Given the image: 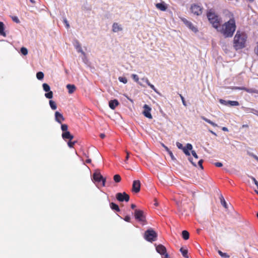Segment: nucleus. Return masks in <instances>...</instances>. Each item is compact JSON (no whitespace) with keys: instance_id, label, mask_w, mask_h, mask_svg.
I'll use <instances>...</instances> for the list:
<instances>
[{"instance_id":"obj_25","label":"nucleus","mask_w":258,"mask_h":258,"mask_svg":"<svg viewBox=\"0 0 258 258\" xmlns=\"http://www.w3.org/2000/svg\"><path fill=\"white\" fill-rule=\"evenodd\" d=\"M142 80L144 81L147 83V85H148V86H149V87H150L152 89H153V90H154L155 91H156V88H155V86H154L153 85L151 84L150 83V82H149V80L148 79V78H142Z\"/></svg>"},{"instance_id":"obj_49","label":"nucleus","mask_w":258,"mask_h":258,"mask_svg":"<svg viewBox=\"0 0 258 258\" xmlns=\"http://www.w3.org/2000/svg\"><path fill=\"white\" fill-rule=\"evenodd\" d=\"M250 178L252 180V181L254 182V184L256 185V186H258V182L255 179V178L252 176H250Z\"/></svg>"},{"instance_id":"obj_11","label":"nucleus","mask_w":258,"mask_h":258,"mask_svg":"<svg viewBox=\"0 0 258 258\" xmlns=\"http://www.w3.org/2000/svg\"><path fill=\"white\" fill-rule=\"evenodd\" d=\"M144 111L143 112V114L146 117L152 119V116L151 114V108L147 104H145L143 106Z\"/></svg>"},{"instance_id":"obj_12","label":"nucleus","mask_w":258,"mask_h":258,"mask_svg":"<svg viewBox=\"0 0 258 258\" xmlns=\"http://www.w3.org/2000/svg\"><path fill=\"white\" fill-rule=\"evenodd\" d=\"M141 182L139 180H136L133 181L132 186V191L138 193L140 191Z\"/></svg>"},{"instance_id":"obj_62","label":"nucleus","mask_w":258,"mask_h":258,"mask_svg":"<svg viewBox=\"0 0 258 258\" xmlns=\"http://www.w3.org/2000/svg\"><path fill=\"white\" fill-rule=\"evenodd\" d=\"M154 201H155L154 205H155V206H158V202L157 201L156 199H155L154 200Z\"/></svg>"},{"instance_id":"obj_51","label":"nucleus","mask_w":258,"mask_h":258,"mask_svg":"<svg viewBox=\"0 0 258 258\" xmlns=\"http://www.w3.org/2000/svg\"><path fill=\"white\" fill-rule=\"evenodd\" d=\"M63 23L65 24L67 28H69L70 27L69 24L66 19H63Z\"/></svg>"},{"instance_id":"obj_26","label":"nucleus","mask_w":258,"mask_h":258,"mask_svg":"<svg viewBox=\"0 0 258 258\" xmlns=\"http://www.w3.org/2000/svg\"><path fill=\"white\" fill-rule=\"evenodd\" d=\"M180 251L181 252L182 255L183 257H184L185 258H188L187 249L181 247L180 249Z\"/></svg>"},{"instance_id":"obj_64","label":"nucleus","mask_w":258,"mask_h":258,"mask_svg":"<svg viewBox=\"0 0 258 258\" xmlns=\"http://www.w3.org/2000/svg\"><path fill=\"white\" fill-rule=\"evenodd\" d=\"M91 160L90 159H88L86 160V162L87 163H91Z\"/></svg>"},{"instance_id":"obj_61","label":"nucleus","mask_w":258,"mask_h":258,"mask_svg":"<svg viewBox=\"0 0 258 258\" xmlns=\"http://www.w3.org/2000/svg\"><path fill=\"white\" fill-rule=\"evenodd\" d=\"M100 137L101 138L104 139L105 137V135L104 134H101Z\"/></svg>"},{"instance_id":"obj_34","label":"nucleus","mask_w":258,"mask_h":258,"mask_svg":"<svg viewBox=\"0 0 258 258\" xmlns=\"http://www.w3.org/2000/svg\"><path fill=\"white\" fill-rule=\"evenodd\" d=\"M220 200H221V204L222 205V206L225 208V209H227L228 207H227V204H226V201H225L224 198L223 196H221V198H220Z\"/></svg>"},{"instance_id":"obj_35","label":"nucleus","mask_w":258,"mask_h":258,"mask_svg":"<svg viewBox=\"0 0 258 258\" xmlns=\"http://www.w3.org/2000/svg\"><path fill=\"white\" fill-rule=\"evenodd\" d=\"M47 92V93L45 94V97L48 99H51L53 97V92L51 91Z\"/></svg>"},{"instance_id":"obj_50","label":"nucleus","mask_w":258,"mask_h":258,"mask_svg":"<svg viewBox=\"0 0 258 258\" xmlns=\"http://www.w3.org/2000/svg\"><path fill=\"white\" fill-rule=\"evenodd\" d=\"M124 220L126 221V222H131V217L130 216H126L124 218Z\"/></svg>"},{"instance_id":"obj_37","label":"nucleus","mask_w":258,"mask_h":258,"mask_svg":"<svg viewBox=\"0 0 258 258\" xmlns=\"http://www.w3.org/2000/svg\"><path fill=\"white\" fill-rule=\"evenodd\" d=\"M113 179L116 182H119L121 180V177L119 174H115L113 177Z\"/></svg>"},{"instance_id":"obj_39","label":"nucleus","mask_w":258,"mask_h":258,"mask_svg":"<svg viewBox=\"0 0 258 258\" xmlns=\"http://www.w3.org/2000/svg\"><path fill=\"white\" fill-rule=\"evenodd\" d=\"M118 80L120 82L123 83V84H126L127 82V80L125 77H119L118 78Z\"/></svg>"},{"instance_id":"obj_28","label":"nucleus","mask_w":258,"mask_h":258,"mask_svg":"<svg viewBox=\"0 0 258 258\" xmlns=\"http://www.w3.org/2000/svg\"><path fill=\"white\" fill-rule=\"evenodd\" d=\"M110 206L111 209L113 210H114L116 212H119L120 211L118 206L114 203H111L110 204Z\"/></svg>"},{"instance_id":"obj_9","label":"nucleus","mask_w":258,"mask_h":258,"mask_svg":"<svg viewBox=\"0 0 258 258\" xmlns=\"http://www.w3.org/2000/svg\"><path fill=\"white\" fill-rule=\"evenodd\" d=\"M93 179L98 182H102V185L105 186V179L103 178L102 175L99 172H95L93 175Z\"/></svg>"},{"instance_id":"obj_17","label":"nucleus","mask_w":258,"mask_h":258,"mask_svg":"<svg viewBox=\"0 0 258 258\" xmlns=\"http://www.w3.org/2000/svg\"><path fill=\"white\" fill-rule=\"evenodd\" d=\"M156 7L162 11H165L167 9V7L164 2L156 4Z\"/></svg>"},{"instance_id":"obj_54","label":"nucleus","mask_w":258,"mask_h":258,"mask_svg":"<svg viewBox=\"0 0 258 258\" xmlns=\"http://www.w3.org/2000/svg\"><path fill=\"white\" fill-rule=\"evenodd\" d=\"M188 160L191 162V163L195 166H197V165L195 162H194L192 159L191 157L188 158Z\"/></svg>"},{"instance_id":"obj_6","label":"nucleus","mask_w":258,"mask_h":258,"mask_svg":"<svg viewBox=\"0 0 258 258\" xmlns=\"http://www.w3.org/2000/svg\"><path fill=\"white\" fill-rule=\"evenodd\" d=\"M204 8L201 5L192 4L190 5V11L191 13L196 16L201 15L203 12Z\"/></svg>"},{"instance_id":"obj_21","label":"nucleus","mask_w":258,"mask_h":258,"mask_svg":"<svg viewBox=\"0 0 258 258\" xmlns=\"http://www.w3.org/2000/svg\"><path fill=\"white\" fill-rule=\"evenodd\" d=\"M4 29L5 26L4 23L2 22H0V35L4 37H6V34L4 31Z\"/></svg>"},{"instance_id":"obj_24","label":"nucleus","mask_w":258,"mask_h":258,"mask_svg":"<svg viewBox=\"0 0 258 258\" xmlns=\"http://www.w3.org/2000/svg\"><path fill=\"white\" fill-rule=\"evenodd\" d=\"M142 80L144 81L147 83V85H148V86H149V87H150L152 89H153V90H154L155 91H156V88H155V86H154L153 85L151 84L150 83V82H149V80L148 79V78H142Z\"/></svg>"},{"instance_id":"obj_57","label":"nucleus","mask_w":258,"mask_h":258,"mask_svg":"<svg viewBox=\"0 0 258 258\" xmlns=\"http://www.w3.org/2000/svg\"><path fill=\"white\" fill-rule=\"evenodd\" d=\"M126 156L125 160V162L128 159L129 155H130V153L127 151H126Z\"/></svg>"},{"instance_id":"obj_59","label":"nucleus","mask_w":258,"mask_h":258,"mask_svg":"<svg viewBox=\"0 0 258 258\" xmlns=\"http://www.w3.org/2000/svg\"><path fill=\"white\" fill-rule=\"evenodd\" d=\"M163 146L164 147V148L165 149V150L168 152V153H169L170 151L169 150V149L167 147H166V146H165L163 144Z\"/></svg>"},{"instance_id":"obj_44","label":"nucleus","mask_w":258,"mask_h":258,"mask_svg":"<svg viewBox=\"0 0 258 258\" xmlns=\"http://www.w3.org/2000/svg\"><path fill=\"white\" fill-rule=\"evenodd\" d=\"M179 96H180V98H181V99L182 100V102L183 105L184 106H186L187 105H186V102H185V101L184 100V98L183 97V96L181 94H179Z\"/></svg>"},{"instance_id":"obj_7","label":"nucleus","mask_w":258,"mask_h":258,"mask_svg":"<svg viewBox=\"0 0 258 258\" xmlns=\"http://www.w3.org/2000/svg\"><path fill=\"white\" fill-rule=\"evenodd\" d=\"M116 199L119 202H128L130 200V196L126 192H118L116 195Z\"/></svg>"},{"instance_id":"obj_29","label":"nucleus","mask_w":258,"mask_h":258,"mask_svg":"<svg viewBox=\"0 0 258 258\" xmlns=\"http://www.w3.org/2000/svg\"><path fill=\"white\" fill-rule=\"evenodd\" d=\"M182 236L184 240H187L189 237V232L186 230H183L182 232Z\"/></svg>"},{"instance_id":"obj_3","label":"nucleus","mask_w":258,"mask_h":258,"mask_svg":"<svg viewBox=\"0 0 258 258\" xmlns=\"http://www.w3.org/2000/svg\"><path fill=\"white\" fill-rule=\"evenodd\" d=\"M207 17L212 26L217 30L222 22L221 18L212 9L208 11Z\"/></svg>"},{"instance_id":"obj_42","label":"nucleus","mask_w":258,"mask_h":258,"mask_svg":"<svg viewBox=\"0 0 258 258\" xmlns=\"http://www.w3.org/2000/svg\"><path fill=\"white\" fill-rule=\"evenodd\" d=\"M76 143V141L72 142L71 141H69V142L68 143V145L69 147L73 148Z\"/></svg>"},{"instance_id":"obj_23","label":"nucleus","mask_w":258,"mask_h":258,"mask_svg":"<svg viewBox=\"0 0 258 258\" xmlns=\"http://www.w3.org/2000/svg\"><path fill=\"white\" fill-rule=\"evenodd\" d=\"M142 80L144 81L147 83V85H148V86H149V87H150L152 89H153V90H154L155 91H156V88H155V86H154L153 85L151 84L150 83V82H149V80L148 79V78H142Z\"/></svg>"},{"instance_id":"obj_43","label":"nucleus","mask_w":258,"mask_h":258,"mask_svg":"<svg viewBox=\"0 0 258 258\" xmlns=\"http://www.w3.org/2000/svg\"><path fill=\"white\" fill-rule=\"evenodd\" d=\"M219 102L221 104H223V105H226V106H228L227 101H226V100H223L222 99H219Z\"/></svg>"},{"instance_id":"obj_41","label":"nucleus","mask_w":258,"mask_h":258,"mask_svg":"<svg viewBox=\"0 0 258 258\" xmlns=\"http://www.w3.org/2000/svg\"><path fill=\"white\" fill-rule=\"evenodd\" d=\"M132 78L134 80L135 82L139 83V78L138 75L136 74H132Z\"/></svg>"},{"instance_id":"obj_33","label":"nucleus","mask_w":258,"mask_h":258,"mask_svg":"<svg viewBox=\"0 0 258 258\" xmlns=\"http://www.w3.org/2000/svg\"><path fill=\"white\" fill-rule=\"evenodd\" d=\"M36 77L38 80H42L44 78V74L42 72H39L36 74Z\"/></svg>"},{"instance_id":"obj_16","label":"nucleus","mask_w":258,"mask_h":258,"mask_svg":"<svg viewBox=\"0 0 258 258\" xmlns=\"http://www.w3.org/2000/svg\"><path fill=\"white\" fill-rule=\"evenodd\" d=\"M62 138L64 140L68 139V140L71 141L74 138V136L70 133V132L67 131V132L62 133Z\"/></svg>"},{"instance_id":"obj_20","label":"nucleus","mask_w":258,"mask_h":258,"mask_svg":"<svg viewBox=\"0 0 258 258\" xmlns=\"http://www.w3.org/2000/svg\"><path fill=\"white\" fill-rule=\"evenodd\" d=\"M66 87L69 94L73 93L76 90V87L74 85L68 84Z\"/></svg>"},{"instance_id":"obj_2","label":"nucleus","mask_w":258,"mask_h":258,"mask_svg":"<svg viewBox=\"0 0 258 258\" xmlns=\"http://www.w3.org/2000/svg\"><path fill=\"white\" fill-rule=\"evenodd\" d=\"M247 36L244 33L237 31L233 40V46L236 50L241 49L245 46Z\"/></svg>"},{"instance_id":"obj_36","label":"nucleus","mask_w":258,"mask_h":258,"mask_svg":"<svg viewBox=\"0 0 258 258\" xmlns=\"http://www.w3.org/2000/svg\"><path fill=\"white\" fill-rule=\"evenodd\" d=\"M42 87H43V89L44 91L48 92L50 91V87L47 84H46V83L43 84Z\"/></svg>"},{"instance_id":"obj_8","label":"nucleus","mask_w":258,"mask_h":258,"mask_svg":"<svg viewBox=\"0 0 258 258\" xmlns=\"http://www.w3.org/2000/svg\"><path fill=\"white\" fill-rule=\"evenodd\" d=\"M181 19L183 23L192 31L195 33L198 31V28L191 22L188 21L185 18H181Z\"/></svg>"},{"instance_id":"obj_22","label":"nucleus","mask_w":258,"mask_h":258,"mask_svg":"<svg viewBox=\"0 0 258 258\" xmlns=\"http://www.w3.org/2000/svg\"><path fill=\"white\" fill-rule=\"evenodd\" d=\"M142 80L144 81L147 83V85H148V86H149V87H150L152 89H153V90H154L155 91H156V88H155V86H154L153 85L151 84L150 83V82H149V80L148 79V78H142Z\"/></svg>"},{"instance_id":"obj_15","label":"nucleus","mask_w":258,"mask_h":258,"mask_svg":"<svg viewBox=\"0 0 258 258\" xmlns=\"http://www.w3.org/2000/svg\"><path fill=\"white\" fill-rule=\"evenodd\" d=\"M192 146L190 144H187L186 147L183 148L182 150L184 153L188 156H190V153L189 151H192Z\"/></svg>"},{"instance_id":"obj_4","label":"nucleus","mask_w":258,"mask_h":258,"mask_svg":"<svg viewBox=\"0 0 258 258\" xmlns=\"http://www.w3.org/2000/svg\"><path fill=\"white\" fill-rule=\"evenodd\" d=\"M134 216L136 220L142 223L143 225H145L147 223L146 215L143 211L136 209L135 210Z\"/></svg>"},{"instance_id":"obj_56","label":"nucleus","mask_w":258,"mask_h":258,"mask_svg":"<svg viewBox=\"0 0 258 258\" xmlns=\"http://www.w3.org/2000/svg\"><path fill=\"white\" fill-rule=\"evenodd\" d=\"M168 154H169L170 156L171 157V159L172 160H175V158H174L173 154L171 151H170Z\"/></svg>"},{"instance_id":"obj_53","label":"nucleus","mask_w":258,"mask_h":258,"mask_svg":"<svg viewBox=\"0 0 258 258\" xmlns=\"http://www.w3.org/2000/svg\"><path fill=\"white\" fill-rule=\"evenodd\" d=\"M12 19H13V20L14 22H16V23H19V22H20V21H19V19L18 18V17H16V16H15V17H13V18H12Z\"/></svg>"},{"instance_id":"obj_55","label":"nucleus","mask_w":258,"mask_h":258,"mask_svg":"<svg viewBox=\"0 0 258 258\" xmlns=\"http://www.w3.org/2000/svg\"><path fill=\"white\" fill-rule=\"evenodd\" d=\"M215 165L216 167H222L223 164L221 162H216L215 163Z\"/></svg>"},{"instance_id":"obj_52","label":"nucleus","mask_w":258,"mask_h":258,"mask_svg":"<svg viewBox=\"0 0 258 258\" xmlns=\"http://www.w3.org/2000/svg\"><path fill=\"white\" fill-rule=\"evenodd\" d=\"M162 258H170L169 254L167 253V251H166L165 254H162Z\"/></svg>"},{"instance_id":"obj_40","label":"nucleus","mask_w":258,"mask_h":258,"mask_svg":"<svg viewBox=\"0 0 258 258\" xmlns=\"http://www.w3.org/2000/svg\"><path fill=\"white\" fill-rule=\"evenodd\" d=\"M61 129L63 132H67L68 129V126L66 124H62L61 125Z\"/></svg>"},{"instance_id":"obj_18","label":"nucleus","mask_w":258,"mask_h":258,"mask_svg":"<svg viewBox=\"0 0 258 258\" xmlns=\"http://www.w3.org/2000/svg\"><path fill=\"white\" fill-rule=\"evenodd\" d=\"M118 104L119 102L116 99L112 100L109 102V106L112 109H114Z\"/></svg>"},{"instance_id":"obj_48","label":"nucleus","mask_w":258,"mask_h":258,"mask_svg":"<svg viewBox=\"0 0 258 258\" xmlns=\"http://www.w3.org/2000/svg\"><path fill=\"white\" fill-rule=\"evenodd\" d=\"M254 53L258 56V42L256 43V45L254 49Z\"/></svg>"},{"instance_id":"obj_60","label":"nucleus","mask_w":258,"mask_h":258,"mask_svg":"<svg viewBox=\"0 0 258 258\" xmlns=\"http://www.w3.org/2000/svg\"><path fill=\"white\" fill-rule=\"evenodd\" d=\"M222 130L223 131H225V132H228V129L227 127H223L222 128Z\"/></svg>"},{"instance_id":"obj_27","label":"nucleus","mask_w":258,"mask_h":258,"mask_svg":"<svg viewBox=\"0 0 258 258\" xmlns=\"http://www.w3.org/2000/svg\"><path fill=\"white\" fill-rule=\"evenodd\" d=\"M201 118H202L203 120H205L206 122H207L209 123V124H211V125H212V126H213L216 127V126H218V125H217L216 123H214V122H213V121H211V120H210V119H209L207 118H206V117H205V116H202V117H201Z\"/></svg>"},{"instance_id":"obj_45","label":"nucleus","mask_w":258,"mask_h":258,"mask_svg":"<svg viewBox=\"0 0 258 258\" xmlns=\"http://www.w3.org/2000/svg\"><path fill=\"white\" fill-rule=\"evenodd\" d=\"M203 159H201L199 161H198V165L200 166V167L202 169H203Z\"/></svg>"},{"instance_id":"obj_5","label":"nucleus","mask_w":258,"mask_h":258,"mask_svg":"<svg viewBox=\"0 0 258 258\" xmlns=\"http://www.w3.org/2000/svg\"><path fill=\"white\" fill-rule=\"evenodd\" d=\"M144 237L147 241L152 242L156 240L157 234L153 229H149L146 231Z\"/></svg>"},{"instance_id":"obj_19","label":"nucleus","mask_w":258,"mask_h":258,"mask_svg":"<svg viewBox=\"0 0 258 258\" xmlns=\"http://www.w3.org/2000/svg\"><path fill=\"white\" fill-rule=\"evenodd\" d=\"M122 30L121 26L117 23H114L112 25V31L114 32L120 31Z\"/></svg>"},{"instance_id":"obj_32","label":"nucleus","mask_w":258,"mask_h":258,"mask_svg":"<svg viewBox=\"0 0 258 258\" xmlns=\"http://www.w3.org/2000/svg\"><path fill=\"white\" fill-rule=\"evenodd\" d=\"M218 252L222 258H229L230 256L227 253L218 250Z\"/></svg>"},{"instance_id":"obj_58","label":"nucleus","mask_w":258,"mask_h":258,"mask_svg":"<svg viewBox=\"0 0 258 258\" xmlns=\"http://www.w3.org/2000/svg\"><path fill=\"white\" fill-rule=\"evenodd\" d=\"M250 155L255 159L258 161V157L253 154H250Z\"/></svg>"},{"instance_id":"obj_31","label":"nucleus","mask_w":258,"mask_h":258,"mask_svg":"<svg viewBox=\"0 0 258 258\" xmlns=\"http://www.w3.org/2000/svg\"><path fill=\"white\" fill-rule=\"evenodd\" d=\"M49 105H50L51 108L52 110H55L57 108V106H56L55 102L53 100H49Z\"/></svg>"},{"instance_id":"obj_13","label":"nucleus","mask_w":258,"mask_h":258,"mask_svg":"<svg viewBox=\"0 0 258 258\" xmlns=\"http://www.w3.org/2000/svg\"><path fill=\"white\" fill-rule=\"evenodd\" d=\"M55 120L58 123L61 124L62 121L64 120V118L61 113L56 111L55 112Z\"/></svg>"},{"instance_id":"obj_10","label":"nucleus","mask_w":258,"mask_h":258,"mask_svg":"<svg viewBox=\"0 0 258 258\" xmlns=\"http://www.w3.org/2000/svg\"><path fill=\"white\" fill-rule=\"evenodd\" d=\"M232 89L234 90H244L249 93L258 94V90L253 88H247L244 87H234Z\"/></svg>"},{"instance_id":"obj_46","label":"nucleus","mask_w":258,"mask_h":258,"mask_svg":"<svg viewBox=\"0 0 258 258\" xmlns=\"http://www.w3.org/2000/svg\"><path fill=\"white\" fill-rule=\"evenodd\" d=\"M191 154L196 159H198L199 157L195 151H191Z\"/></svg>"},{"instance_id":"obj_47","label":"nucleus","mask_w":258,"mask_h":258,"mask_svg":"<svg viewBox=\"0 0 258 258\" xmlns=\"http://www.w3.org/2000/svg\"><path fill=\"white\" fill-rule=\"evenodd\" d=\"M176 146L177 147H178V148L180 149H183V148H184V147H183L182 144L180 143L179 142H177L176 143Z\"/></svg>"},{"instance_id":"obj_14","label":"nucleus","mask_w":258,"mask_h":258,"mask_svg":"<svg viewBox=\"0 0 258 258\" xmlns=\"http://www.w3.org/2000/svg\"><path fill=\"white\" fill-rule=\"evenodd\" d=\"M156 250L157 252L160 253L161 255L162 254H165L166 251H167L166 247L162 244L156 245Z\"/></svg>"},{"instance_id":"obj_30","label":"nucleus","mask_w":258,"mask_h":258,"mask_svg":"<svg viewBox=\"0 0 258 258\" xmlns=\"http://www.w3.org/2000/svg\"><path fill=\"white\" fill-rule=\"evenodd\" d=\"M228 106H238L239 105V103L237 101H227Z\"/></svg>"},{"instance_id":"obj_63","label":"nucleus","mask_w":258,"mask_h":258,"mask_svg":"<svg viewBox=\"0 0 258 258\" xmlns=\"http://www.w3.org/2000/svg\"><path fill=\"white\" fill-rule=\"evenodd\" d=\"M136 207V205H135V204H132L131 205V208H132V209H135Z\"/></svg>"},{"instance_id":"obj_1","label":"nucleus","mask_w":258,"mask_h":258,"mask_svg":"<svg viewBox=\"0 0 258 258\" xmlns=\"http://www.w3.org/2000/svg\"><path fill=\"white\" fill-rule=\"evenodd\" d=\"M229 20L225 22L223 25H220L217 31L220 33L225 38H229L233 36L235 31L236 26L235 20L232 14Z\"/></svg>"},{"instance_id":"obj_38","label":"nucleus","mask_w":258,"mask_h":258,"mask_svg":"<svg viewBox=\"0 0 258 258\" xmlns=\"http://www.w3.org/2000/svg\"><path fill=\"white\" fill-rule=\"evenodd\" d=\"M20 51H21V53L24 55H26L28 54V50L26 48H25L24 47H22L21 48Z\"/></svg>"}]
</instances>
